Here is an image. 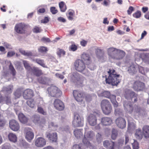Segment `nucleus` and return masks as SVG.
Masks as SVG:
<instances>
[{
    "label": "nucleus",
    "instance_id": "nucleus-1",
    "mask_svg": "<svg viewBox=\"0 0 149 149\" xmlns=\"http://www.w3.org/2000/svg\"><path fill=\"white\" fill-rule=\"evenodd\" d=\"M107 74L105 75V81L107 84L112 86H117L120 82L119 79V74H117L115 70L113 68L108 69Z\"/></svg>",
    "mask_w": 149,
    "mask_h": 149
},
{
    "label": "nucleus",
    "instance_id": "nucleus-2",
    "mask_svg": "<svg viewBox=\"0 0 149 149\" xmlns=\"http://www.w3.org/2000/svg\"><path fill=\"white\" fill-rule=\"evenodd\" d=\"M107 52L109 58L117 60L122 59L125 54L123 51L113 47L108 49Z\"/></svg>",
    "mask_w": 149,
    "mask_h": 149
},
{
    "label": "nucleus",
    "instance_id": "nucleus-3",
    "mask_svg": "<svg viewBox=\"0 0 149 149\" xmlns=\"http://www.w3.org/2000/svg\"><path fill=\"white\" fill-rule=\"evenodd\" d=\"M87 128L85 129V132L84 135V138L82 140L85 146L89 148L90 149H96L95 148L93 147L86 138H87L89 139H93L95 136L94 133L92 131H87Z\"/></svg>",
    "mask_w": 149,
    "mask_h": 149
},
{
    "label": "nucleus",
    "instance_id": "nucleus-4",
    "mask_svg": "<svg viewBox=\"0 0 149 149\" xmlns=\"http://www.w3.org/2000/svg\"><path fill=\"white\" fill-rule=\"evenodd\" d=\"M71 81L78 85L82 86L83 83L84 78L77 72H74L69 74Z\"/></svg>",
    "mask_w": 149,
    "mask_h": 149
},
{
    "label": "nucleus",
    "instance_id": "nucleus-5",
    "mask_svg": "<svg viewBox=\"0 0 149 149\" xmlns=\"http://www.w3.org/2000/svg\"><path fill=\"white\" fill-rule=\"evenodd\" d=\"M74 65L75 69L77 71L80 72L85 71L86 72L83 73L85 75L88 76L89 75V72L88 70L85 69V65L82 61L80 59L76 60L74 63Z\"/></svg>",
    "mask_w": 149,
    "mask_h": 149
},
{
    "label": "nucleus",
    "instance_id": "nucleus-6",
    "mask_svg": "<svg viewBox=\"0 0 149 149\" xmlns=\"http://www.w3.org/2000/svg\"><path fill=\"white\" fill-rule=\"evenodd\" d=\"M101 106L103 113L108 115L112 110V107L109 102L107 100H102L101 103Z\"/></svg>",
    "mask_w": 149,
    "mask_h": 149
},
{
    "label": "nucleus",
    "instance_id": "nucleus-7",
    "mask_svg": "<svg viewBox=\"0 0 149 149\" xmlns=\"http://www.w3.org/2000/svg\"><path fill=\"white\" fill-rule=\"evenodd\" d=\"M47 91L49 95L54 97H58L62 95L60 90L55 86H51L47 89Z\"/></svg>",
    "mask_w": 149,
    "mask_h": 149
},
{
    "label": "nucleus",
    "instance_id": "nucleus-8",
    "mask_svg": "<svg viewBox=\"0 0 149 149\" xmlns=\"http://www.w3.org/2000/svg\"><path fill=\"white\" fill-rule=\"evenodd\" d=\"M84 118L77 113L74 115L72 125L74 127H82L83 125Z\"/></svg>",
    "mask_w": 149,
    "mask_h": 149
},
{
    "label": "nucleus",
    "instance_id": "nucleus-9",
    "mask_svg": "<svg viewBox=\"0 0 149 149\" xmlns=\"http://www.w3.org/2000/svg\"><path fill=\"white\" fill-rule=\"evenodd\" d=\"M27 27V25L24 23H19L15 25L14 28V30L17 33L19 34L24 33Z\"/></svg>",
    "mask_w": 149,
    "mask_h": 149
},
{
    "label": "nucleus",
    "instance_id": "nucleus-10",
    "mask_svg": "<svg viewBox=\"0 0 149 149\" xmlns=\"http://www.w3.org/2000/svg\"><path fill=\"white\" fill-rule=\"evenodd\" d=\"M73 93L75 100L77 101L81 102L83 101L84 99L83 92L80 91L74 90L73 91Z\"/></svg>",
    "mask_w": 149,
    "mask_h": 149
},
{
    "label": "nucleus",
    "instance_id": "nucleus-11",
    "mask_svg": "<svg viewBox=\"0 0 149 149\" xmlns=\"http://www.w3.org/2000/svg\"><path fill=\"white\" fill-rule=\"evenodd\" d=\"M24 131L26 133L25 138L29 142H30L34 137L33 133L31 130L28 127L25 128Z\"/></svg>",
    "mask_w": 149,
    "mask_h": 149
},
{
    "label": "nucleus",
    "instance_id": "nucleus-12",
    "mask_svg": "<svg viewBox=\"0 0 149 149\" xmlns=\"http://www.w3.org/2000/svg\"><path fill=\"white\" fill-rule=\"evenodd\" d=\"M123 105L124 109L126 112L131 113L134 110L133 106L131 103L126 101H124Z\"/></svg>",
    "mask_w": 149,
    "mask_h": 149
},
{
    "label": "nucleus",
    "instance_id": "nucleus-13",
    "mask_svg": "<svg viewBox=\"0 0 149 149\" xmlns=\"http://www.w3.org/2000/svg\"><path fill=\"white\" fill-rule=\"evenodd\" d=\"M55 108L59 111H62L64 108L65 106L63 102L59 99L55 100L54 103Z\"/></svg>",
    "mask_w": 149,
    "mask_h": 149
},
{
    "label": "nucleus",
    "instance_id": "nucleus-14",
    "mask_svg": "<svg viewBox=\"0 0 149 149\" xmlns=\"http://www.w3.org/2000/svg\"><path fill=\"white\" fill-rule=\"evenodd\" d=\"M87 120L89 125L91 126H94L97 124V117L93 114H91L88 116Z\"/></svg>",
    "mask_w": 149,
    "mask_h": 149
},
{
    "label": "nucleus",
    "instance_id": "nucleus-15",
    "mask_svg": "<svg viewBox=\"0 0 149 149\" xmlns=\"http://www.w3.org/2000/svg\"><path fill=\"white\" fill-rule=\"evenodd\" d=\"M144 83L139 81H136L135 82L133 86V88L134 90L139 91L142 90L144 88Z\"/></svg>",
    "mask_w": 149,
    "mask_h": 149
},
{
    "label": "nucleus",
    "instance_id": "nucleus-16",
    "mask_svg": "<svg viewBox=\"0 0 149 149\" xmlns=\"http://www.w3.org/2000/svg\"><path fill=\"white\" fill-rule=\"evenodd\" d=\"M117 126L120 128L123 129L126 126V122L125 120L122 118H118L116 121Z\"/></svg>",
    "mask_w": 149,
    "mask_h": 149
},
{
    "label": "nucleus",
    "instance_id": "nucleus-17",
    "mask_svg": "<svg viewBox=\"0 0 149 149\" xmlns=\"http://www.w3.org/2000/svg\"><path fill=\"white\" fill-rule=\"evenodd\" d=\"M46 143L45 139L42 137H38L35 140V145L37 147H42L45 146Z\"/></svg>",
    "mask_w": 149,
    "mask_h": 149
},
{
    "label": "nucleus",
    "instance_id": "nucleus-18",
    "mask_svg": "<svg viewBox=\"0 0 149 149\" xmlns=\"http://www.w3.org/2000/svg\"><path fill=\"white\" fill-rule=\"evenodd\" d=\"M9 126L11 130L14 131H17L19 128V123L16 120H12L9 122Z\"/></svg>",
    "mask_w": 149,
    "mask_h": 149
},
{
    "label": "nucleus",
    "instance_id": "nucleus-19",
    "mask_svg": "<svg viewBox=\"0 0 149 149\" xmlns=\"http://www.w3.org/2000/svg\"><path fill=\"white\" fill-rule=\"evenodd\" d=\"M124 95L127 99L132 100L134 97L135 96V93L131 90L126 89L125 91Z\"/></svg>",
    "mask_w": 149,
    "mask_h": 149
},
{
    "label": "nucleus",
    "instance_id": "nucleus-20",
    "mask_svg": "<svg viewBox=\"0 0 149 149\" xmlns=\"http://www.w3.org/2000/svg\"><path fill=\"white\" fill-rule=\"evenodd\" d=\"M116 143L115 142L108 140H106L103 142L104 146L107 149H114V146Z\"/></svg>",
    "mask_w": 149,
    "mask_h": 149
},
{
    "label": "nucleus",
    "instance_id": "nucleus-21",
    "mask_svg": "<svg viewBox=\"0 0 149 149\" xmlns=\"http://www.w3.org/2000/svg\"><path fill=\"white\" fill-rule=\"evenodd\" d=\"M46 135L47 138L50 141L53 142H57L58 137L57 134L56 132L47 133Z\"/></svg>",
    "mask_w": 149,
    "mask_h": 149
},
{
    "label": "nucleus",
    "instance_id": "nucleus-22",
    "mask_svg": "<svg viewBox=\"0 0 149 149\" xmlns=\"http://www.w3.org/2000/svg\"><path fill=\"white\" fill-rule=\"evenodd\" d=\"M33 91L31 89L25 90L23 93V97L25 99H28L33 96Z\"/></svg>",
    "mask_w": 149,
    "mask_h": 149
},
{
    "label": "nucleus",
    "instance_id": "nucleus-23",
    "mask_svg": "<svg viewBox=\"0 0 149 149\" xmlns=\"http://www.w3.org/2000/svg\"><path fill=\"white\" fill-rule=\"evenodd\" d=\"M101 123L103 125L108 126L112 124V120L110 118L103 117L101 119Z\"/></svg>",
    "mask_w": 149,
    "mask_h": 149
},
{
    "label": "nucleus",
    "instance_id": "nucleus-24",
    "mask_svg": "<svg viewBox=\"0 0 149 149\" xmlns=\"http://www.w3.org/2000/svg\"><path fill=\"white\" fill-rule=\"evenodd\" d=\"M30 71L37 76H39L42 74V71L37 67H32L31 68Z\"/></svg>",
    "mask_w": 149,
    "mask_h": 149
},
{
    "label": "nucleus",
    "instance_id": "nucleus-25",
    "mask_svg": "<svg viewBox=\"0 0 149 149\" xmlns=\"http://www.w3.org/2000/svg\"><path fill=\"white\" fill-rule=\"evenodd\" d=\"M83 130L82 129H77L74 131V134L77 139H79L83 137Z\"/></svg>",
    "mask_w": 149,
    "mask_h": 149
},
{
    "label": "nucleus",
    "instance_id": "nucleus-26",
    "mask_svg": "<svg viewBox=\"0 0 149 149\" xmlns=\"http://www.w3.org/2000/svg\"><path fill=\"white\" fill-rule=\"evenodd\" d=\"M142 131L145 138L147 139L149 138V126L146 125L143 126Z\"/></svg>",
    "mask_w": 149,
    "mask_h": 149
},
{
    "label": "nucleus",
    "instance_id": "nucleus-27",
    "mask_svg": "<svg viewBox=\"0 0 149 149\" xmlns=\"http://www.w3.org/2000/svg\"><path fill=\"white\" fill-rule=\"evenodd\" d=\"M13 89V86L12 85H10L6 86L4 87L2 90L5 93L10 94L12 93Z\"/></svg>",
    "mask_w": 149,
    "mask_h": 149
},
{
    "label": "nucleus",
    "instance_id": "nucleus-28",
    "mask_svg": "<svg viewBox=\"0 0 149 149\" xmlns=\"http://www.w3.org/2000/svg\"><path fill=\"white\" fill-rule=\"evenodd\" d=\"M95 52L98 58L100 59H103L104 55V52L103 50L97 48Z\"/></svg>",
    "mask_w": 149,
    "mask_h": 149
},
{
    "label": "nucleus",
    "instance_id": "nucleus-29",
    "mask_svg": "<svg viewBox=\"0 0 149 149\" xmlns=\"http://www.w3.org/2000/svg\"><path fill=\"white\" fill-rule=\"evenodd\" d=\"M20 122L22 123L25 124L27 122L28 118L23 113H20L18 116Z\"/></svg>",
    "mask_w": 149,
    "mask_h": 149
},
{
    "label": "nucleus",
    "instance_id": "nucleus-30",
    "mask_svg": "<svg viewBox=\"0 0 149 149\" xmlns=\"http://www.w3.org/2000/svg\"><path fill=\"white\" fill-rule=\"evenodd\" d=\"M137 68L135 67L133 64H132L127 69L128 72L131 74H135L137 72Z\"/></svg>",
    "mask_w": 149,
    "mask_h": 149
},
{
    "label": "nucleus",
    "instance_id": "nucleus-31",
    "mask_svg": "<svg viewBox=\"0 0 149 149\" xmlns=\"http://www.w3.org/2000/svg\"><path fill=\"white\" fill-rule=\"evenodd\" d=\"M135 136L136 139L139 140H140L142 139L143 135L141 129L139 128L136 130Z\"/></svg>",
    "mask_w": 149,
    "mask_h": 149
},
{
    "label": "nucleus",
    "instance_id": "nucleus-32",
    "mask_svg": "<svg viewBox=\"0 0 149 149\" xmlns=\"http://www.w3.org/2000/svg\"><path fill=\"white\" fill-rule=\"evenodd\" d=\"M9 140L11 142L15 143L17 141V137L15 134L10 133L8 135Z\"/></svg>",
    "mask_w": 149,
    "mask_h": 149
},
{
    "label": "nucleus",
    "instance_id": "nucleus-33",
    "mask_svg": "<svg viewBox=\"0 0 149 149\" xmlns=\"http://www.w3.org/2000/svg\"><path fill=\"white\" fill-rule=\"evenodd\" d=\"M110 99L111 102L114 107H117L118 106V104L116 100V96L114 95H111L109 98Z\"/></svg>",
    "mask_w": 149,
    "mask_h": 149
},
{
    "label": "nucleus",
    "instance_id": "nucleus-34",
    "mask_svg": "<svg viewBox=\"0 0 149 149\" xmlns=\"http://www.w3.org/2000/svg\"><path fill=\"white\" fill-rule=\"evenodd\" d=\"M3 104H9L11 103V97L10 95H5L3 97Z\"/></svg>",
    "mask_w": 149,
    "mask_h": 149
},
{
    "label": "nucleus",
    "instance_id": "nucleus-35",
    "mask_svg": "<svg viewBox=\"0 0 149 149\" xmlns=\"http://www.w3.org/2000/svg\"><path fill=\"white\" fill-rule=\"evenodd\" d=\"M33 61L43 67L47 68V66L45 65L44 63V61L43 60L37 58L34 59Z\"/></svg>",
    "mask_w": 149,
    "mask_h": 149
},
{
    "label": "nucleus",
    "instance_id": "nucleus-36",
    "mask_svg": "<svg viewBox=\"0 0 149 149\" xmlns=\"http://www.w3.org/2000/svg\"><path fill=\"white\" fill-rule=\"evenodd\" d=\"M38 80L40 83L46 84L48 83V79L45 77H40L38 78Z\"/></svg>",
    "mask_w": 149,
    "mask_h": 149
},
{
    "label": "nucleus",
    "instance_id": "nucleus-37",
    "mask_svg": "<svg viewBox=\"0 0 149 149\" xmlns=\"http://www.w3.org/2000/svg\"><path fill=\"white\" fill-rule=\"evenodd\" d=\"M59 5L61 11L62 12H65L66 9V6L64 2L62 1L59 3Z\"/></svg>",
    "mask_w": 149,
    "mask_h": 149
},
{
    "label": "nucleus",
    "instance_id": "nucleus-38",
    "mask_svg": "<svg viewBox=\"0 0 149 149\" xmlns=\"http://www.w3.org/2000/svg\"><path fill=\"white\" fill-rule=\"evenodd\" d=\"M110 92L108 91H104L100 94L98 93L99 96L104 97L108 98L110 97Z\"/></svg>",
    "mask_w": 149,
    "mask_h": 149
},
{
    "label": "nucleus",
    "instance_id": "nucleus-39",
    "mask_svg": "<svg viewBox=\"0 0 149 149\" xmlns=\"http://www.w3.org/2000/svg\"><path fill=\"white\" fill-rule=\"evenodd\" d=\"M35 102L33 99L28 100L26 102L27 104L31 108H33L35 106Z\"/></svg>",
    "mask_w": 149,
    "mask_h": 149
},
{
    "label": "nucleus",
    "instance_id": "nucleus-40",
    "mask_svg": "<svg viewBox=\"0 0 149 149\" xmlns=\"http://www.w3.org/2000/svg\"><path fill=\"white\" fill-rule=\"evenodd\" d=\"M118 135V131L115 129H113L112 131L111 138L113 140H115Z\"/></svg>",
    "mask_w": 149,
    "mask_h": 149
},
{
    "label": "nucleus",
    "instance_id": "nucleus-41",
    "mask_svg": "<svg viewBox=\"0 0 149 149\" xmlns=\"http://www.w3.org/2000/svg\"><path fill=\"white\" fill-rule=\"evenodd\" d=\"M19 145L20 146L23 147L24 148H28L29 147V145L23 140L20 141Z\"/></svg>",
    "mask_w": 149,
    "mask_h": 149
},
{
    "label": "nucleus",
    "instance_id": "nucleus-42",
    "mask_svg": "<svg viewBox=\"0 0 149 149\" xmlns=\"http://www.w3.org/2000/svg\"><path fill=\"white\" fill-rule=\"evenodd\" d=\"M9 69L10 71L11 74L13 76H15L16 74V71L13 65L11 63H10L9 66Z\"/></svg>",
    "mask_w": 149,
    "mask_h": 149
},
{
    "label": "nucleus",
    "instance_id": "nucleus-43",
    "mask_svg": "<svg viewBox=\"0 0 149 149\" xmlns=\"http://www.w3.org/2000/svg\"><path fill=\"white\" fill-rule=\"evenodd\" d=\"M22 91L20 88L17 89L14 92V95L15 98H18L21 95Z\"/></svg>",
    "mask_w": 149,
    "mask_h": 149
},
{
    "label": "nucleus",
    "instance_id": "nucleus-44",
    "mask_svg": "<svg viewBox=\"0 0 149 149\" xmlns=\"http://www.w3.org/2000/svg\"><path fill=\"white\" fill-rule=\"evenodd\" d=\"M81 58L82 59L84 60L85 61H89L90 59L89 54L85 53H84L82 54L81 56Z\"/></svg>",
    "mask_w": 149,
    "mask_h": 149
},
{
    "label": "nucleus",
    "instance_id": "nucleus-45",
    "mask_svg": "<svg viewBox=\"0 0 149 149\" xmlns=\"http://www.w3.org/2000/svg\"><path fill=\"white\" fill-rule=\"evenodd\" d=\"M38 112L44 115H47L46 111L44 110L42 108L40 107H38L37 109Z\"/></svg>",
    "mask_w": 149,
    "mask_h": 149
},
{
    "label": "nucleus",
    "instance_id": "nucleus-46",
    "mask_svg": "<svg viewBox=\"0 0 149 149\" xmlns=\"http://www.w3.org/2000/svg\"><path fill=\"white\" fill-rule=\"evenodd\" d=\"M115 111L116 115L120 116H122L123 115V111L121 109L119 108L115 109Z\"/></svg>",
    "mask_w": 149,
    "mask_h": 149
},
{
    "label": "nucleus",
    "instance_id": "nucleus-47",
    "mask_svg": "<svg viewBox=\"0 0 149 149\" xmlns=\"http://www.w3.org/2000/svg\"><path fill=\"white\" fill-rule=\"evenodd\" d=\"M33 32L36 33H38L41 32L42 31V29L41 27H39L37 26H35L33 29Z\"/></svg>",
    "mask_w": 149,
    "mask_h": 149
},
{
    "label": "nucleus",
    "instance_id": "nucleus-48",
    "mask_svg": "<svg viewBox=\"0 0 149 149\" xmlns=\"http://www.w3.org/2000/svg\"><path fill=\"white\" fill-rule=\"evenodd\" d=\"M32 119L33 122L35 123H38L40 120V117L39 116L36 115H33L32 117Z\"/></svg>",
    "mask_w": 149,
    "mask_h": 149
},
{
    "label": "nucleus",
    "instance_id": "nucleus-49",
    "mask_svg": "<svg viewBox=\"0 0 149 149\" xmlns=\"http://www.w3.org/2000/svg\"><path fill=\"white\" fill-rule=\"evenodd\" d=\"M23 63L25 68L30 71L31 68H32L30 67L28 62L26 61H23Z\"/></svg>",
    "mask_w": 149,
    "mask_h": 149
},
{
    "label": "nucleus",
    "instance_id": "nucleus-50",
    "mask_svg": "<svg viewBox=\"0 0 149 149\" xmlns=\"http://www.w3.org/2000/svg\"><path fill=\"white\" fill-rule=\"evenodd\" d=\"M65 51L63 49H58L57 52V55L60 57L61 55H64L65 54Z\"/></svg>",
    "mask_w": 149,
    "mask_h": 149
},
{
    "label": "nucleus",
    "instance_id": "nucleus-51",
    "mask_svg": "<svg viewBox=\"0 0 149 149\" xmlns=\"http://www.w3.org/2000/svg\"><path fill=\"white\" fill-rule=\"evenodd\" d=\"M141 12L139 10H138L133 14V16L135 18H138L141 17Z\"/></svg>",
    "mask_w": 149,
    "mask_h": 149
},
{
    "label": "nucleus",
    "instance_id": "nucleus-52",
    "mask_svg": "<svg viewBox=\"0 0 149 149\" xmlns=\"http://www.w3.org/2000/svg\"><path fill=\"white\" fill-rule=\"evenodd\" d=\"M50 11L53 14H55L57 13L58 12L55 7H51L50 8Z\"/></svg>",
    "mask_w": 149,
    "mask_h": 149
},
{
    "label": "nucleus",
    "instance_id": "nucleus-53",
    "mask_svg": "<svg viewBox=\"0 0 149 149\" xmlns=\"http://www.w3.org/2000/svg\"><path fill=\"white\" fill-rule=\"evenodd\" d=\"M38 50L39 52L41 53L45 52L47 51V47L43 46L41 47L38 49Z\"/></svg>",
    "mask_w": 149,
    "mask_h": 149
},
{
    "label": "nucleus",
    "instance_id": "nucleus-54",
    "mask_svg": "<svg viewBox=\"0 0 149 149\" xmlns=\"http://www.w3.org/2000/svg\"><path fill=\"white\" fill-rule=\"evenodd\" d=\"M132 145L133 149H138L139 148V144L136 141H134L132 143Z\"/></svg>",
    "mask_w": 149,
    "mask_h": 149
},
{
    "label": "nucleus",
    "instance_id": "nucleus-55",
    "mask_svg": "<svg viewBox=\"0 0 149 149\" xmlns=\"http://www.w3.org/2000/svg\"><path fill=\"white\" fill-rule=\"evenodd\" d=\"M82 144L81 143L79 144H75L72 147V149H82L81 147Z\"/></svg>",
    "mask_w": 149,
    "mask_h": 149
},
{
    "label": "nucleus",
    "instance_id": "nucleus-56",
    "mask_svg": "<svg viewBox=\"0 0 149 149\" xmlns=\"http://www.w3.org/2000/svg\"><path fill=\"white\" fill-rule=\"evenodd\" d=\"M143 60L146 63L149 64V54L146 55Z\"/></svg>",
    "mask_w": 149,
    "mask_h": 149
},
{
    "label": "nucleus",
    "instance_id": "nucleus-57",
    "mask_svg": "<svg viewBox=\"0 0 149 149\" xmlns=\"http://www.w3.org/2000/svg\"><path fill=\"white\" fill-rule=\"evenodd\" d=\"M2 149H11V147L9 143H6L3 145L2 148Z\"/></svg>",
    "mask_w": 149,
    "mask_h": 149
},
{
    "label": "nucleus",
    "instance_id": "nucleus-58",
    "mask_svg": "<svg viewBox=\"0 0 149 149\" xmlns=\"http://www.w3.org/2000/svg\"><path fill=\"white\" fill-rule=\"evenodd\" d=\"M96 140L98 142L101 141L102 140V137L101 134L98 133L96 135Z\"/></svg>",
    "mask_w": 149,
    "mask_h": 149
},
{
    "label": "nucleus",
    "instance_id": "nucleus-59",
    "mask_svg": "<svg viewBox=\"0 0 149 149\" xmlns=\"http://www.w3.org/2000/svg\"><path fill=\"white\" fill-rule=\"evenodd\" d=\"M6 123V121L4 119H0V127L4 126Z\"/></svg>",
    "mask_w": 149,
    "mask_h": 149
},
{
    "label": "nucleus",
    "instance_id": "nucleus-60",
    "mask_svg": "<svg viewBox=\"0 0 149 149\" xmlns=\"http://www.w3.org/2000/svg\"><path fill=\"white\" fill-rule=\"evenodd\" d=\"M15 54V52L13 51H11L8 52L7 56L8 57H11L13 56Z\"/></svg>",
    "mask_w": 149,
    "mask_h": 149
},
{
    "label": "nucleus",
    "instance_id": "nucleus-61",
    "mask_svg": "<svg viewBox=\"0 0 149 149\" xmlns=\"http://www.w3.org/2000/svg\"><path fill=\"white\" fill-rule=\"evenodd\" d=\"M134 10V9L133 7L132 6H130L127 10L128 14L129 15H130Z\"/></svg>",
    "mask_w": 149,
    "mask_h": 149
},
{
    "label": "nucleus",
    "instance_id": "nucleus-62",
    "mask_svg": "<svg viewBox=\"0 0 149 149\" xmlns=\"http://www.w3.org/2000/svg\"><path fill=\"white\" fill-rule=\"evenodd\" d=\"M77 47L75 45H72L70 46V49L71 50L74 51L76 50L77 49Z\"/></svg>",
    "mask_w": 149,
    "mask_h": 149
},
{
    "label": "nucleus",
    "instance_id": "nucleus-63",
    "mask_svg": "<svg viewBox=\"0 0 149 149\" xmlns=\"http://www.w3.org/2000/svg\"><path fill=\"white\" fill-rule=\"evenodd\" d=\"M49 21V18L47 17H45L44 19L41 21V22L44 23H46Z\"/></svg>",
    "mask_w": 149,
    "mask_h": 149
},
{
    "label": "nucleus",
    "instance_id": "nucleus-64",
    "mask_svg": "<svg viewBox=\"0 0 149 149\" xmlns=\"http://www.w3.org/2000/svg\"><path fill=\"white\" fill-rule=\"evenodd\" d=\"M42 40L44 42H50V40L49 38H47L43 37L42 38Z\"/></svg>",
    "mask_w": 149,
    "mask_h": 149
}]
</instances>
